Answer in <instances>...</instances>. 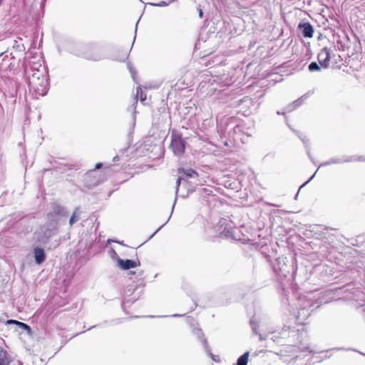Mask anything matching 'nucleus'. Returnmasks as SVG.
Masks as SVG:
<instances>
[{
    "label": "nucleus",
    "mask_w": 365,
    "mask_h": 365,
    "mask_svg": "<svg viewBox=\"0 0 365 365\" xmlns=\"http://www.w3.org/2000/svg\"><path fill=\"white\" fill-rule=\"evenodd\" d=\"M330 57L331 53L327 48H324L320 51L317 56V59L322 67H328Z\"/></svg>",
    "instance_id": "17"
},
{
    "label": "nucleus",
    "mask_w": 365,
    "mask_h": 365,
    "mask_svg": "<svg viewBox=\"0 0 365 365\" xmlns=\"http://www.w3.org/2000/svg\"><path fill=\"white\" fill-rule=\"evenodd\" d=\"M118 159H119V157L116 155V156H115V157L113 158V160L114 162H115V161L118 160Z\"/></svg>",
    "instance_id": "45"
},
{
    "label": "nucleus",
    "mask_w": 365,
    "mask_h": 365,
    "mask_svg": "<svg viewBox=\"0 0 365 365\" xmlns=\"http://www.w3.org/2000/svg\"><path fill=\"white\" fill-rule=\"evenodd\" d=\"M163 226H164V225H162V226H160V227L157 230H155V231L154 232V233H153V234L150 237V239L151 237H153V236H154V235H155V234H156V233H157V232H158L161 229V227H163Z\"/></svg>",
    "instance_id": "39"
},
{
    "label": "nucleus",
    "mask_w": 365,
    "mask_h": 365,
    "mask_svg": "<svg viewBox=\"0 0 365 365\" xmlns=\"http://www.w3.org/2000/svg\"><path fill=\"white\" fill-rule=\"evenodd\" d=\"M364 312H365V309H364Z\"/></svg>",
    "instance_id": "62"
},
{
    "label": "nucleus",
    "mask_w": 365,
    "mask_h": 365,
    "mask_svg": "<svg viewBox=\"0 0 365 365\" xmlns=\"http://www.w3.org/2000/svg\"><path fill=\"white\" fill-rule=\"evenodd\" d=\"M307 155H308L309 158V159L313 162V163H314V164H315V163H314V160H313V158H312V155H311L310 150H309V148H307Z\"/></svg>",
    "instance_id": "36"
},
{
    "label": "nucleus",
    "mask_w": 365,
    "mask_h": 365,
    "mask_svg": "<svg viewBox=\"0 0 365 365\" xmlns=\"http://www.w3.org/2000/svg\"><path fill=\"white\" fill-rule=\"evenodd\" d=\"M34 259L36 264H40L46 259V254L43 249L35 247L34 250Z\"/></svg>",
    "instance_id": "20"
},
{
    "label": "nucleus",
    "mask_w": 365,
    "mask_h": 365,
    "mask_svg": "<svg viewBox=\"0 0 365 365\" xmlns=\"http://www.w3.org/2000/svg\"><path fill=\"white\" fill-rule=\"evenodd\" d=\"M331 57L329 61L331 62V66L332 69L339 70L342 66V58L341 55L334 51L330 52Z\"/></svg>",
    "instance_id": "18"
},
{
    "label": "nucleus",
    "mask_w": 365,
    "mask_h": 365,
    "mask_svg": "<svg viewBox=\"0 0 365 365\" xmlns=\"http://www.w3.org/2000/svg\"><path fill=\"white\" fill-rule=\"evenodd\" d=\"M127 58H128V54H125V56L123 58L122 61H125Z\"/></svg>",
    "instance_id": "48"
},
{
    "label": "nucleus",
    "mask_w": 365,
    "mask_h": 365,
    "mask_svg": "<svg viewBox=\"0 0 365 365\" xmlns=\"http://www.w3.org/2000/svg\"><path fill=\"white\" fill-rule=\"evenodd\" d=\"M198 11H199V16H200V18H202V16H203L202 10L200 8H198Z\"/></svg>",
    "instance_id": "42"
},
{
    "label": "nucleus",
    "mask_w": 365,
    "mask_h": 365,
    "mask_svg": "<svg viewBox=\"0 0 365 365\" xmlns=\"http://www.w3.org/2000/svg\"><path fill=\"white\" fill-rule=\"evenodd\" d=\"M364 160H365V158H364Z\"/></svg>",
    "instance_id": "63"
},
{
    "label": "nucleus",
    "mask_w": 365,
    "mask_h": 365,
    "mask_svg": "<svg viewBox=\"0 0 365 365\" xmlns=\"http://www.w3.org/2000/svg\"><path fill=\"white\" fill-rule=\"evenodd\" d=\"M52 207L53 210L47 214L48 220L58 223L61 219L67 217L68 212L65 207L56 203Z\"/></svg>",
    "instance_id": "10"
},
{
    "label": "nucleus",
    "mask_w": 365,
    "mask_h": 365,
    "mask_svg": "<svg viewBox=\"0 0 365 365\" xmlns=\"http://www.w3.org/2000/svg\"><path fill=\"white\" fill-rule=\"evenodd\" d=\"M226 131V128H224L222 123H217V132L219 133L220 137L225 135Z\"/></svg>",
    "instance_id": "32"
},
{
    "label": "nucleus",
    "mask_w": 365,
    "mask_h": 365,
    "mask_svg": "<svg viewBox=\"0 0 365 365\" xmlns=\"http://www.w3.org/2000/svg\"><path fill=\"white\" fill-rule=\"evenodd\" d=\"M335 194H336V190H330V195H331L332 197H334Z\"/></svg>",
    "instance_id": "43"
},
{
    "label": "nucleus",
    "mask_w": 365,
    "mask_h": 365,
    "mask_svg": "<svg viewBox=\"0 0 365 365\" xmlns=\"http://www.w3.org/2000/svg\"><path fill=\"white\" fill-rule=\"evenodd\" d=\"M80 215V209L79 207H76L75 210L73 211L71 217L69 220V224L70 226H72L75 222H76L78 220V217Z\"/></svg>",
    "instance_id": "25"
},
{
    "label": "nucleus",
    "mask_w": 365,
    "mask_h": 365,
    "mask_svg": "<svg viewBox=\"0 0 365 365\" xmlns=\"http://www.w3.org/2000/svg\"><path fill=\"white\" fill-rule=\"evenodd\" d=\"M296 351L295 350V346L292 344H282L281 346V349H279V353H278L279 355L282 356H292V359L290 360L289 359H284V361L287 363H291L292 360H297L299 357L301 356L295 355L294 353Z\"/></svg>",
    "instance_id": "13"
},
{
    "label": "nucleus",
    "mask_w": 365,
    "mask_h": 365,
    "mask_svg": "<svg viewBox=\"0 0 365 365\" xmlns=\"http://www.w3.org/2000/svg\"><path fill=\"white\" fill-rule=\"evenodd\" d=\"M277 113L278 115H281V114L284 115V113H281V112H279V111H277Z\"/></svg>",
    "instance_id": "56"
},
{
    "label": "nucleus",
    "mask_w": 365,
    "mask_h": 365,
    "mask_svg": "<svg viewBox=\"0 0 365 365\" xmlns=\"http://www.w3.org/2000/svg\"><path fill=\"white\" fill-rule=\"evenodd\" d=\"M129 275H135V272H133V271H130L129 273H128Z\"/></svg>",
    "instance_id": "47"
},
{
    "label": "nucleus",
    "mask_w": 365,
    "mask_h": 365,
    "mask_svg": "<svg viewBox=\"0 0 365 365\" xmlns=\"http://www.w3.org/2000/svg\"><path fill=\"white\" fill-rule=\"evenodd\" d=\"M144 272L143 270H140L138 272V279H142L143 276Z\"/></svg>",
    "instance_id": "37"
},
{
    "label": "nucleus",
    "mask_w": 365,
    "mask_h": 365,
    "mask_svg": "<svg viewBox=\"0 0 365 365\" xmlns=\"http://www.w3.org/2000/svg\"><path fill=\"white\" fill-rule=\"evenodd\" d=\"M135 116L134 115V116H133V120H135Z\"/></svg>",
    "instance_id": "61"
},
{
    "label": "nucleus",
    "mask_w": 365,
    "mask_h": 365,
    "mask_svg": "<svg viewBox=\"0 0 365 365\" xmlns=\"http://www.w3.org/2000/svg\"><path fill=\"white\" fill-rule=\"evenodd\" d=\"M284 257H277L272 262V267L273 271L279 277H287L290 273V270L292 272V276L296 274L297 267L294 263L288 265L285 261Z\"/></svg>",
    "instance_id": "5"
},
{
    "label": "nucleus",
    "mask_w": 365,
    "mask_h": 365,
    "mask_svg": "<svg viewBox=\"0 0 365 365\" xmlns=\"http://www.w3.org/2000/svg\"><path fill=\"white\" fill-rule=\"evenodd\" d=\"M171 218V216H169L168 218V220H166V222L165 224H163L164 225L168 222V220H170V219Z\"/></svg>",
    "instance_id": "54"
},
{
    "label": "nucleus",
    "mask_w": 365,
    "mask_h": 365,
    "mask_svg": "<svg viewBox=\"0 0 365 365\" xmlns=\"http://www.w3.org/2000/svg\"><path fill=\"white\" fill-rule=\"evenodd\" d=\"M76 55L81 56L83 58L91 61H100L104 58V53L101 48L96 46H88L81 53Z\"/></svg>",
    "instance_id": "7"
},
{
    "label": "nucleus",
    "mask_w": 365,
    "mask_h": 365,
    "mask_svg": "<svg viewBox=\"0 0 365 365\" xmlns=\"http://www.w3.org/2000/svg\"><path fill=\"white\" fill-rule=\"evenodd\" d=\"M102 165H103L101 163H98L96 165L95 169H100L102 167Z\"/></svg>",
    "instance_id": "41"
},
{
    "label": "nucleus",
    "mask_w": 365,
    "mask_h": 365,
    "mask_svg": "<svg viewBox=\"0 0 365 365\" xmlns=\"http://www.w3.org/2000/svg\"><path fill=\"white\" fill-rule=\"evenodd\" d=\"M205 350L214 361L219 362L220 361V356L212 354L207 345L205 346Z\"/></svg>",
    "instance_id": "28"
},
{
    "label": "nucleus",
    "mask_w": 365,
    "mask_h": 365,
    "mask_svg": "<svg viewBox=\"0 0 365 365\" xmlns=\"http://www.w3.org/2000/svg\"><path fill=\"white\" fill-rule=\"evenodd\" d=\"M288 335L291 338L290 340H297L299 342H302L307 336V331L304 330V327H302L300 329L288 331Z\"/></svg>",
    "instance_id": "16"
},
{
    "label": "nucleus",
    "mask_w": 365,
    "mask_h": 365,
    "mask_svg": "<svg viewBox=\"0 0 365 365\" xmlns=\"http://www.w3.org/2000/svg\"><path fill=\"white\" fill-rule=\"evenodd\" d=\"M317 171L309 178V179L308 180H307L304 184H302L299 188V190H298V192L299 193V191L300 190L301 188H302L304 186H305L307 183H309L314 177L315 174H316ZM298 196V194L296 195L295 196V199Z\"/></svg>",
    "instance_id": "35"
},
{
    "label": "nucleus",
    "mask_w": 365,
    "mask_h": 365,
    "mask_svg": "<svg viewBox=\"0 0 365 365\" xmlns=\"http://www.w3.org/2000/svg\"><path fill=\"white\" fill-rule=\"evenodd\" d=\"M247 101H250V98H247V97L245 98ZM245 98L243 100V101H245Z\"/></svg>",
    "instance_id": "58"
},
{
    "label": "nucleus",
    "mask_w": 365,
    "mask_h": 365,
    "mask_svg": "<svg viewBox=\"0 0 365 365\" xmlns=\"http://www.w3.org/2000/svg\"><path fill=\"white\" fill-rule=\"evenodd\" d=\"M307 93L302 96L300 98L293 101L291 104L288 105L287 107L286 108L288 112H291L295 110L297 108H298L303 103V102L307 98Z\"/></svg>",
    "instance_id": "21"
},
{
    "label": "nucleus",
    "mask_w": 365,
    "mask_h": 365,
    "mask_svg": "<svg viewBox=\"0 0 365 365\" xmlns=\"http://www.w3.org/2000/svg\"><path fill=\"white\" fill-rule=\"evenodd\" d=\"M212 62H213V63H216L217 64V63H221L222 62V60H220V61H217V60H216V61H214V60H213V61H212Z\"/></svg>",
    "instance_id": "46"
},
{
    "label": "nucleus",
    "mask_w": 365,
    "mask_h": 365,
    "mask_svg": "<svg viewBox=\"0 0 365 365\" xmlns=\"http://www.w3.org/2000/svg\"><path fill=\"white\" fill-rule=\"evenodd\" d=\"M250 352L246 351L242 356H240L237 361L236 365H247L248 362V358Z\"/></svg>",
    "instance_id": "24"
},
{
    "label": "nucleus",
    "mask_w": 365,
    "mask_h": 365,
    "mask_svg": "<svg viewBox=\"0 0 365 365\" xmlns=\"http://www.w3.org/2000/svg\"><path fill=\"white\" fill-rule=\"evenodd\" d=\"M194 334L197 336V339L200 342H207V339L205 338L204 334L201 329H195L194 330Z\"/></svg>",
    "instance_id": "29"
},
{
    "label": "nucleus",
    "mask_w": 365,
    "mask_h": 365,
    "mask_svg": "<svg viewBox=\"0 0 365 365\" xmlns=\"http://www.w3.org/2000/svg\"><path fill=\"white\" fill-rule=\"evenodd\" d=\"M117 263L118 267L123 270H128L131 268H135L140 266V262L138 259H123L118 257Z\"/></svg>",
    "instance_id": "15"
},
{
    "label": "nucleus",
    "mask_w": 365,
    "mask_h": 365,
    "mask_svg": "<svg viewBox=\"0 0 365 365\" xmlns=\"http://www.w3.org/2000/svg\"><path fill=\"white\" fill-rule=\"evenodd\" d=\"M174 0H172L170 1V2H166V1H161L158 3H150L149 4L152 5V6H159V7H163V6H166L168 5H169V4L172 1H173Z\"/></svg>",
    "instance_id": "33"
},
{
    "label": "nucleus",
    "mask_w": 365,
    "mask_h": 365,
    "mask_svg": "<svg viewBox=\"0 0 365 365\" xmlns=\"http://www.w3.org/2000/svg\"><path fill=\"white\" fill-rule=\"evenodd\" d=\"M315 295L310 293L308 295L299 297L297 300L299 309L296 315V321L298 324H304L305 320L310 316L311 312L319 307L315 301Z\"/></svg>",
    "instance_id": "3"
},
{
    "label": "nucleus",
    "mask_w": 365,
    "mask_h": 365,
    "mask_svg": "<svg viewBox=\"0 0 365 365\" xmlns=\"http://www.w3.org/2000/svg\"><path fill=\"white\" fill-rule=\"evenodd\" d=\"M207 73L209 74H203V79L199 85L200 92L207 96H212L216 92L223 91L225 87L231 86L235 81L232 69L225 71L224 68H220L214 71V74L212 71Z\"/></svg>",
    "instance_id": "1"
},
{
    "label": "nucleus",
    "mask_w": 365,
    "mask_h": 365,
    "mask_svg": "<svg viewBox=\"0 0 365 365\" xmlns=\"http://www.w3.org/2000/svg\"><path fill=\"white\" fill-rule=\"evenodd\" d=\"M299 27L302 29V33L304 37L311 38L313 36L314 29L310 23L300 24Z\"/></svg>",
    "instance_id": "19"
},
{
    "label": "nucleus",
    "mask_w": 365,
    "mask_h": 365,
    "mask_svg": "<svg viewBox=\"0 0 365 365\" xmlns=\"http://www.w3.org/2000/svg\"><path fill=\"white\" fill-rule=\"evenodd\" d=\"M53 169L63 173V172H65L67 170L70 169V165L68 164H62V165L56 164V165H53Z\"/></svg>",
    "instance_id": "27"
},
{
    "label": "nucleus",
    "mask_w": 365,
    "mask_h": 365,
    "mask_svg": "<svg viewBox=\"0 0 365 365\" xmlns=\"http://www.w3.org/2000/svg\"><path fill=\"white\" fill-rule=\"evenodd\" d=\"M258 322H259V318L256 314H255L250 320V323L252 329L253 334L258 336L257 340L259 341H268V340H273L274 341L276 338L275 333H269L266 334L265 336H263L262 334H259L257 332V327H258Z\"/></svg>",
    "instance_id": "12"
},
{
    "label": "nucleus",
    "mask_w": 365,
    "mask_h": 365,
    "mask_svg": "<svg viewBox=\"0 0 365 365\" xmlns=\"http://www.w3.org/2000/svg\"><path fill=\"white\" fill-rule=\"evenodd\" d=\"M171 218V216H169L168 218V220H166V222L165 224H163L164 225L168 222V220H170V219Z\"/></svg>",
    "instance_id": "52"
},
{
    "label": "nucleus",
    "mask_w": 365,
    "mask_h": 365,
    "mask_svg": "<svg viewBox=\"0 0 365 365\" xmlns=\"http://www.w3.org/2000/svg\"><path fill=\"white\" fill-rule=\"evenodd\" d=\"M287 332V331L285 330V331H282V335H286Z\"/></svg>",
    "instance_id": "55"
},
{
    "label": "nucleus",
    "mask_w": 365,
    "mask_h": 365,
    "mask_svg": "<svg viewBox=\"0 0 365 365\" xmlns=\"http://www.w3.org/2000/svg\"><path fill=\"white\" fill-rule=\"evenodd\" d=\"M6 324L14 325V330L19 331L21 334L23 332H26L28 335L31 334L32 331L31 327L25 323L14 319H9L6 321Z\"/></svg>",
    "instance_id": "14"
},
{
    "label": "nucleus",
    "mask_w": 365,
    "mask_h": 365,
    "mask_svg": "<svg viewBox=\"0 0 365 365\" xmlns=\"http://www.w3.org/2000/svg\"><path fill=\"white\" fill-rule=\"evenodd\" d=\"M171 218V216H169L168 218V220H166V222L165 224H163L164 225L168 222V220H170V219Z\"/></svg>",
    "instance_id": "53"
},
{
    "label": "nucleus",
    "mask_w": 365,
    "mask_h": 365,
    "mask_svg": "<svg viewBox=\"0 0 365 365\" xmlns=\"http://www.w3.org/2000/svg\"><path fill=\"white\" fill-rule=\"evenodd\" d=\"M170 148L175 156L180 158L183 155L185 148V141L182 139L180 134L173 133Z\"/></svg>",
    "instance_id": "8"
},
{
    "label": "nucleus",
    "mask_w": 365,
    "mask_h": 365,
    "mask_svg": "<svg viewBox=\"0 0 365 365\" xmlns=\"http://www.w3.org/2000/svg\"><path fill=\"white\" fill-rule=\"evenodd\" d=\"M28 83L29 91L36 98L46 95L48 87V76L46 68L36 71L33 73H29Z\"/></svg>",
    "instance_id": "2"
},
{
    "label": "nucleus",
    "mask_w": 365,
    "mask_h": 365,
    "mask_svg": "<svg viewBox=\"0 0 365 365\" xmlns=\"http://www.w3.org/2000/svg\"><path fill=\"white\" fill-rule=\"evenodd\" d=\"M137 299V298H133L132 299H125L123 302V304H125V302H134L135 300Z\"/></svg>",
    "instance_id": "38"
},
{
    "label": "nucleus",
    "mask_w": 365,
    "mask_h": 365,
    "mask_svg": "<svg viewBox=\"0 0 365 365\" xmlns=\"http://www.w3.org/2000/svg\"><path fill=\"white\" fill-rule=\"evenodd\" d=\"M232 120V118H227L225 120V124H227L228 123H230V121Z\"/></svg>",
    "instance_id": "44"
},
{
    "label": "nucleus",
    "mask_w": 365,
    "mask_h": 365,
    "mask_svg": "<svg viewBox=\"0 0 365 365\" xmlns=\"http://www.w3.org/2000/svg\"><path fill=\"white\" fill-rule=\"evenodd\" d=\"M138 21H139V20L137 21V23L135 24V33L137 31V27H138Z\"/></svg>",
    "instance_id": "49"
},
{
    "label": "nucleus",
    "mask_w": 365,
    "mask_h": 365,
    "mask_svg": "<svg viewBox=\"0 0 365 365\" xmlns=\"http://www.w3.org/2000/svg\"><path fill=\"white\" fill-rule=\"evenodd\" d=\"M354 300L358 302L359 307L365 305V294L359 289H354L351 291L350 285L346 286L344 290V300Z\"/></svg>",
    "instance_id": "9"
},
{
    "label": "nucleus",
    "mask_w": 365,
    "mask_h": 365,
    "mask_svg": "<svg viewBox=\"0 0 365 365\" xmlns=\"http://www.w3.org/2000/svg\"><path fill=\"white\" fill-rule=\"evenodd\" d=\"M10 360L7 351L0 346V365H9Z\"/></svg>",
    "instance_id": "23"
},
{
    "label": "nucleus",
    "mask_w": 365,
    "mask_h": 365,
    "mask_svg": "<svg viewBox=\"0 0 365 365\" xmlns=\"http://www.w3.org/2000/svg\"><path fill=\"white\" fill-rule=\"evenodd\" d=\"M217 232L220 237H230L236 240L237 237L235 236V232L237 230L231 222L227 219L222 218L219 220L216 226Z\"/></svg>",
    "instance_id": "6"
},
{
    "label": "nucleus",
    "mask_w": 365,
    "mask_h": 365,
    "mask_svg": "<svg viewBox=\"0 0 365 365\" xmlns=\"http://www.w3.org/2000/svg\"><path fill=\"white\" fill-rule=\"evenodd\" d=\"M171 218V216H169L168 218V220H166V222L165 224H163L164 225L168 222V220H170V219Z\"/></svg>",
    "instance_id": "51"
},
{
    "label": "nucleus",
    "mask_w": 365,
    "mask_h": 365,
    "mask_svg": "<svg viewBox=\"0 0 365 365\" xmlns=\"http://www.w3.org/2000/svg\"><path fill=\"white\" fill-rule=\"evenodd\" d=\"M240 127H239L238 125H236V126H235V127L233 128V131H234L235 133H237V131H240Z\"/></svg>",
    "instance_id": "40"
},
{
    "label": "nucleus",
    "mask_w": 365,
    "mask_h": 365,
    "mask_svg": "<svg viewBox=\"0 0 365 365\" xmlns=\"http://www.w3.org/2000/svg\"><path fill=\"white\" fill-rule=\"evenodd\" d=\"M140 98V101H144L146 99V94L143 93L140 87L137 88L136 98Z\"/></svg>",
    "instance_id": "30"
},
{
    "label": "nucleus",
    "mask_w": 365,
    "mask_h": 365,
    "mask_svg": "<svg viewBox=\"0 0 365 365\" xmlns=\"http://www.w3.org/2000/svg\"><path fill=\"white\" fill-rule=\"evenodd\" d=\"M179 173H181V175L178 177L176 181V193L178 192V188L180 185L182 180L187 181L188 178L196 179L194 182L196 185L201 184L200 182H197L198 173L193 169H180Z\"/></svg>",
    "instance_id": "11"
},
{
    "label": "nucleus",
    "mask_w": 365,
    "mask_h": 365,
    "mask_svg": "<svg viewBox=\"0 0 365 365\" xmlns=\"http://www.w3.org/2000/svg\"><path fill=\"white\" fill-rule=\"evenodd\" d=\"M315 295V301L318 304H327L333 301H338L342 298V287L340 286L331 285L329 289L321 291L319 292H315L311 293Z\"/></svg>",
    "instance_id": "4"
},
{
    "label": "nucleus",
    "mask_w": 365,
    "mask_h": 365,
    "mask_svg": "<svg viewBox=\"0 0 365 365\" xmlns=\"http://www.w3.org/2000/svg\"><path fill=\"white\" fill-rule=\"evenodd\" d=\"M340 163H341L340 158H331V159L328 160L327 161L322 163L319 165L318 169L319 168H322V167L328 166V165H332V164H339Z\"/></svg>",
    "instance_id": "26"
},
{
    "label": "nucleus",
    "mask_w": 365,
    "mask_h": 365,
    "mask_svg": "<svg viewBox=\"0 0 365 365\" xmlns=\"http://www.w3.org/2000/svg\"><path fill=\"white\" fill-rule=\"evenodd\" d=\"M56 228L51 229V230H47L44 232V234L47 238L52 237L53 235H56Z\"/></svg>",
    "instance_id": "34"
},
{
    "label": "nucleus",
    "mask_w": 365,
    "mask_h": 365,
    "mask_svg": "<svg viewBox=\"0 0 365 365\" xmlns=\"http://www.w3.org/2000/svg\"><path fill=\"white\" fill-rule=\"evenodd\" d=\"M229 123H228L227 124H229ZM227 127H228V125H227V124H226V127H225V128H227Z\"/></svg>",
    "instance_id": "60"
},
{
    "label": "nucleus",
    "mask_w": 365,
    "mask_h": 365,
    "mask_svg": "<svg viewBox=\"0 0 365 365\" xmlns=\"http://www.w3.org/2000/svg\"><path fill=\"white\" fill-rule=\"evenodd\" d=\"M320 69H321V68L317 62H312L309 65V70L311 72L319 71H320Z\"/></svg>",
    "instance_id": "31"
},
{
    "label": "nucleus",
    "mask_w": 365,
    "mask_h": 365,
    "mask_svg": "<svg viewBox=\"0 0 365 365\" xmlns=\"http://www.w3.org/2000/svg\"><path fill=\"white\" fill-rule=\"evenodd\" d=\"M56 353H57L56 351V352H54L52 355H51V356H50V357L53 356L55 354H56Z\"/></svg>",
    "instance_id": "57"
},
{
    "label": "nucleus",
    "mask_w": 365,
    "mask_h": 365,
    "mask_svg": "<svg viewBox=\"0 0 365 365\" xmlns=\"http://www.w3.org/2000/svg\"><path fill=\"white\" fill-rule=\"evenodd\" d=\"M338 46V51H340V48H339V46Z\"/></svg>",
    "instance_id": "59"
},
{
    "label": "nucleus",
    "mask_w": 365,
    "mask_h": 365,
    "mask_svg": "<svg viewBox=\"0 0 365 365\" xmlns=\"http://www.w3.org/2000/svg\"><path fill=\"white\" fill-rule=\"evenodd\" d=\"M29 65L30 67V71L26 70V72L29 75V73H33L36 72V71H41L42 68H45V66H43L41 63L40 60H38L37 61H29Z\"/></svg>",
    "instance_id": "22"
},
{
    "label": "nucleus",
    "mask_w": 365,
    "mask_h": 365,
    "mask_svg": "<svg viewBox=\"0 0 365 365\" xmlns=\"http://www.w3.org/2000/svg\"><path fill=\"white\" fill-rule=\"evenodd\" d=\"M184 316V314H174L173 317H181Z\"/></svg>",
    "instance_id": "50"
}]
</instances>
